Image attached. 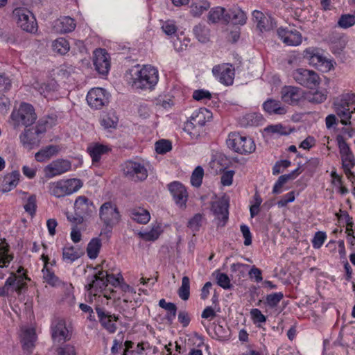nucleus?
<instances>
[{"mask_svg": "<svg viewBox=\"0 0 355 355\" xmlns=\"http://www.w3.org/2000/svg\"><path fill=\"white\" fill-rule=\"evenodd\" d=\"M265 131L272 135H287L289 134V131L282 124L268 125L265 128Z\"/></svg>", "mask_w": 355, "mask_h": 355, "instance_id": "603ef678", "label": "nucleus"}, {"mask_svg": "<svg viewBox=\"0 0 355 355\" xmlns=\"http://www.w3.org/2000/svg\"><path fill=\"white\" fill-rule=\"evenodd\" d=\"M24 208L31 216H33L36 211V197L33 195L31 196L24 205Z\"/></svg>", "mask_w": 355, "mask_h": 355, "instance_id": "052dcab7", "label": "nucleus"}, {"mask_svg": "<svg viewBox=\"0 0 355 355\" xmlns=\"http://www.w3.org/2000/svg\"><path fill=\"white\" fill-rule=\"evenodd\" d=\"M52 46L55 52H57L61 55L66 54L70 49L69 42L63 37H60L55 40L53 42Z\"/></svg>", "mask_w": 355, "mask_h": 355, "instance_id": "c03bdc74", "label": "nucleus"}, {"mask_svg": "<svg viewBox=\"0 0 355 355\" xmlns=\"http://www.w3.org/2000/svg\"><path fill=\"white\" fill-rule=\"evenodd\" d=\"M11 118L15 121V127L21 125L27 128L35 123L37 115L31 104L22 103L17 111L12 112Z\"/></svg>", "mask_w": 355, "mask_h": 355, "instance_id": "20e7f679", "label": "nucleus"}, {"mask_svg": "<svg viewBox=\"0 0 355 355\" xmlns=\"http://www.w3.org/2000/svg\"><path fill=\"white\" fill-rule=\"evenodd\" d=\"M204 170L200 166H198L193 171L191 177V183L195 187H199L202 181Z\"/></svg>", "mask_w": 355, "mask_h": 355, "instance_id": "3c124183", "label": "nucleus"}, {"mask_svg": "<svg viewBox=\"0 0 355 355\" xmlns=\"http://www.w3.org/2000/svg\"><path fill=\"white\" fill-rule=\"evenodd\" d=\"M89 105L94 109H101L108 103V94L103 88H93L87 95Z\"/></svg>", "mask_w": 355, "mask_h": 355, "instance_id": "4468645a", "label": "nucleus"}, {"mask_svg": "<svg viewBox=\"0 0 355 355\" xmlns=\"http://www.w3.org/2000/svg\"><path fill=\"white\" fill-rule=\"evenodd\" d=\"M71 164L67 159H58L53 161L44 168L46 177L53 178L69 171Z\"/></svg>", "mask_w": 355, "mask_h": 355, "instance_id": "f3484780", "label": "nucleus"}, {"mask_svg": "<svg viewBox=\"0 0 355 355\" xmlns=\"http://www.w3.org/2000/svg\"><path fill=\"white\" fill-rule=\"evenodd\" d=\"M335 112L340 119L342 124H351L352 114L355 112V94H343L334 101Z\"/></svg>", "mask_w": 355, "mask_h": 355, "instance_id": "f03ea898", "label": "nucleus"}, {"mask_svg": "<svg viewBox=\"0 0 355 355\" xmlns=\"http://www.w3.org/2000/svg\"><path fill=\"white\" fill-rule=\"evenodd\" d=\"M45 132L46 128L43 125H37L32 128L26 129L20 135L21 142L28 150L38 147Z\"/></svg>", "mask_w": 355, "mask_h": 355, "instance_id": "423d86ee", "label": "nucleus"}, {"mask_svg": "<svg viewBox=\"0 0 355 355\" xmlns=\"http://www.w3.org/2000/svg\"><path fill=\"white\" fill-rule=\"evenodd\" d=\"M49 192L51 195L57 198L67 196L62 180L50 183Z\"/></svg>", "mask_w": 355, "mask_h": 355, "instance_id": "37998d69", "label": "nucleus"}, {"mask_svg": "<svg viewBox=\"0 0 355 355\" xmlns=\"http://www.w3.org/2000/svg\"><path fill=\"white\" fill-rule=\"evenodd\" d=\"M312 103H321L327 98V92L321 87L318 75L312 71Z\"/></svg>", "mask_w": 355, "mask_h": 355, "instance_id": "412c9836", "label": "nucleus"}, {"mask_svg": "<svg viewBox=\"0 0 355 355\" xmlns=\"http://www.w3.org/2000/svg\"><path fill=\"white\" fill-rule=\"evenodd\" d=\"M58 85L55 80H51L47 83H43L37 88L41 95L47 99H53V93L58 90Z\"/></svg>", "mask_w": 355, "mask_h": 355, "instance_id": "473e14b6", "label": "nucleus"}, {"mask_svg": "<svg viewBox=\"0 0 355 355\" xmlns=\"http://www.w3.org/2000/svg\"><path fill=\"white\" fill-rule=\"evenodd\" d=\"M171 148V143L168 140L162 139L155 143V150L158 154H165Z\"/></svg>", "mask_w": 355, "mask_h": 355, "instance_id": "5fc2aeb1", "label": "nucleus"}, {"mask_svg": "<svg viewBox=\"0 0 355 355\" xmlns=\"http://www.w3.org/2000/svg\"><path fill=\"white\" fill-rule=\"evenodd\" d=\"M21 343L24 349H29L34 345L36 340V334L33 328L24 327L21 329Z\"/></svg>", "mask_w": 355, "mask_h": 355, "instance_id": "cd10ccee", "label": "nucleus"}, {"mask_svg": "<svg viewBox=\"0 0 355 355\" xmlns=\"http://www.w3.org/2000/svg\"><path fill=\"white\" fill-rule=\"evenodd\" d=\"M261 116L255 113H250L244 115L240 119V123L242 126L257 125Z\"/></svg>", "mask_w": 355, "mask_h": 355, "instance_id": "09e8293b", "label": "nucleus"}, {"mask_svg": "<svg viewBox=\"0 0 355 355\" xmlns=\"http://www.w3.org/2000/svg\"><path fill=\"white\" fill-rule=\"evenodd\" d=\"M202 220V215L200 214H196L189 220L188 227L193 231H198L201 226Z\"/></svg>", "mask_w": 355, "mask_h": 355, "instance_id": "bf43d9fd", "label": "nucleus"}, {"mask_svg": "<svg viewBox=\"0 0 355 355\" xmlns=\"http://www.w3.org/2000/svg\"><path fill=\"white\" fill-rule=\"evenodd\" d=\"M234 171L232 170L225 171L220 178L221 184L223 186H230L232 184Z\"/></svg>", "mask_w": 355, "mask_h": 355, "instance_id": "e2e57ef3", "label": "nucleus"}, {"mask_svg": "<svg viewBox=\"0 0 355 355\" xmlns=\"http://www.w3.org/2000/svg\"><path fill=\"white\" fill-rule=\"evenodd\" d=\"M241 231L245 239L244 245H250L252 243V235L249 227L245 225H241Z\"/></svg>", "mask_w": 355, "mask_h": 355, "instance_id": "774afa93", "label": "nucleus"}, {"mask_svg": "<svg viewBox=\"0 0 355 355\" xmlns=\"http://www.w3.org/2000/svg\"><path fill=\"white\" fill-rule=\"evenodd\" d=\"M338 26L343 29H347L355 24V15L351 14H344L340 16L338 21Z\"/></svg>", "mask_w": 355, "mask_h": 355, "instance_id": "8fccbe9b", "label": "nucleus"}, {"mask_svg": "<svg viewBox=\"0 0 355 355\" xmlns=\"http://www.w3.org/2000/svg\"><path fill=\"white\" fill-rule=\"evenodd\" d=\"M227 10L223 7H215L210 10L208 14V20L209 22L215 24L220 21L225 23V17Z\"/></svg>", "mask_w": 355, "mask_h": 355, "instance_id": "ea45409f", "label": "nucleus"}, {"mask_svg": "<svg viewBox=\"0 0 355 355\" xmlns=\"http://www.w3.org/2000/svg\"><path fill=\"white\" fill-rule=\"evenodd\" d=\"M263 107L266 112L270 114L282 115L286 113V110L281 106V103L279 101L271 98L268 99L263 103Z\"/></svg>", "mask_w": 355, "mask_h": 355, "instance_id": "7c9ffc66", "label": "nucleus"}, {"mask_svg": "<svg viewBox=\"0 0 355 355\" xmlns=\"http://www.w3.org/2000/svg\"><path fill=\"white\" fill-rule=\"evenodd\" d=\"M76 28V23L73 19L70 17H61L54 21L53 24V30L58 33H66L73 31Z\"/></svg>", "mask_w": 355, "mask_h": 355, "instance_id": "b1692460", "label": "nucleus"}, {"mask_svg": "<svg viewBox=\"0 0 355 355\" xmlns=\"http://www.w3.org/2000/svg\"><path fill=\"white\" fill-rule=\"evenodd\" d=\"M106 271L99 270L94 274L91 277H87L88 284L85 286L86 290L92 293L94 291H101L107 286V279L105 277Z\"/></svg>", "mask_w": 355, "mask_h": 355, "instance_id": "6ab92c4d", "label": "nucleus"}, {"mask_svg": "<svg viewBox=\"0 0 355 355\" xmlns=\"http://www.w3.org/2000/svg\"><path fill=\"white\" fill-rule=\"evenodd\" d=\"M245 13L239 8H232L227 10L225 23L232 22L234 24L243 25L246 22Z\"/></svg>", "mask_w": 355, "mask_h": 355, "instance_id": "393cba45", "label": "nucleus"}, {"mask_svg": "<svg viewBox=\"0 0 355 355\" xmlns=\"http://www.w3.org/2000/svg\"><path fill=\"white\" fill-rule=\"evenodd\" d=\"M168 189L177 206L185 208L188 200V193L185 187L180 182L174 181L168 184Z\"/></svg>", "mask_w": 355, "mask_h": 355, "instance_id": "2eb2a0df", "label": "nucleus"}, {"mask_svg": "<svg viewBox=\"0 0 355 355\" xmlns=\"http://www.w3.org/2000/svg\"><path fill=\"white\" fill-rule=\"evenodd\" d=\"M62 180L67 195L76 192L83 186V183L79 179L73 178Z\"/></svg>", "mask_w": 355, "mask_h": 355, "instance_id": "a18cd8bd", "label": "nucleus"}, {"mask_svg": "<svg viewBox=\"0 0 355 355\" xmlns=\"http://www.w3.org/2000/svg\"><path fill=\"white\" fill-rule=\"evenodd\" d=\"M336 139L341 155L343 168L345 174L350 178V176H353L351 169L355 166L354 157L343 136H337Z\"/></svg>", "mask_w": 355, "mask_h": 355, "instance_id": "6e6552de", "label": "nucleus"}, {"mask_svg": "<svg viewBox=\"0 0 355 355\" xmlns=\"http://www.w3.org/2000/svg\"><path fill=\"white\" fill-rule=\"evenodd\" d=\"M162 29L166 35L171 36L176 33L178 27L173 21L168 20L164 22Z\"/></svg>", "mask_w": 355, "mask_h": 355, "instance_id": "13d9d810", "label": "nucleus"}, {"mask_svg": "<svg viewBox=\"0 0 355 355\" xmlns=\"http://www.w3.org/2000/svg\"><path fill=\"white\" fill-rule=\"evenodd\" d=\"M126 78L128 83L136 89H152L158 82L159 75L157 69L152 66L145 65L139 69L137 65L128 70Z\"/></svg>", "mask_w": 355, "mask_h": 355, "instance_id": "f257e3e1", "label": "nucleus"}, {"mask_svg": "<svg viewBox=\"0 0 355 355\" xmlns=\"http://www.w3.org/2000/svg\"><path fill=\"white\" fill-rule=\"evenodd\" d=\"M159 306L167 311L165 318L168 323L172 324L177 313L176 305L173 302H166L164 299H161L159 301Z\"/></svg>", "mask_w": 355, "mask_h": 355, "instance_id": "f704fd0d", "label": "nucleus"}, {"mask_svg": "<svg viewBox=\"0 0 355 355\" xmlns=\"http://www.w3.org/2000/svg\"><path fill=\"white\" fill-rule=\"evenodd\" d=\"M58 355H76L74 346L65 345L58 349Z\"/></svg>", "mask_w": 355, "mask_h": 355, "instance_id": "69168bd1", "label": "nucleus"}, {"mask_svg": "<svg viewBox=\"0 0 355 355\" xmlns=\"http://www.w3.org/2000/svg\"><path fill=\"white\" fill-rule=\"evenodd\" d=\"M312 64L322 72H328L334 69L336 62L319 51H312Z\"/></svg>", "mask_w": 355, "mask_h": 355, "instance_id": "aec40b11", "label": "nucleus"}, {"mask_svg": "<svg viewBox=\"0 0 355 355\" xmlns=\"http://www.w3.org/2000/svg\"><path fill=\"white\" fill-rule=\"evenodd\" d=\"M251 317L254 323H263L266 321V318L262 314L261 311L258 309H253L250 311Z\"/></svg>", "mask_w": 355, "mask_h": 355, "instance_id": "0e129e2a", "label": "nucleus"}, {"mask_svg": "<svg viewBox=\"0 0 355 355\" xmlns=\"http://www.w3.org/2000/svg\"><path fill=\"white\" fill-rule=\"evenodd\" d=\"M193 98L196 101H202L204 99H211V93L205 89H196L193 92Z\"/></svg>", "mask_w": 355, "mask_h": 355, "instance_id": "680f3d73", "label": "nucleus"}, {"mask_svg": "<svg viewBox=\"0 0 355 355\" xmlns=\"http://www.w3.org/2000/svg\"><path fill=\"white\" fill-rule=\"evenodd\" d=\"M12 16L18 26L28 33L37 31L36 19L32 12L25 8H17L12 12Z\"/></svg>", "mask_w": 355, "mask_h": 355, "instance_id": "39448f33", "label": "nucleus"}, {"mask_svg": "<svg viewBox=\"0 0 355 355\" xmlns=\"http://www.w3.org/2000/svg\"><path fill=\"white\" fill-rule=\"evenodd\" d=\"M130 216L132 220L141 224H146L150 219V213L146 209L141 207L131 209Z\"/></svg>", "mask_w": 355, "mask_h": 355, "instance_id": "72a5a7b5", "label": "nucleus"}, {"mask_svg": "<svg viewBox=\"0 0 355 355\" xmlns=\"http://www.w3.org/2000/svg\"><path fill=\"white\" fill-rule=\"evenodd\" d=\"M205 124V116L202 112L198 113L192 116L191 119L185 123L184 130L192 137H197L199 135V130Z\"/></svg>", "mask_w": 355, "mask_h": 355, "instance_id": "4be33fe9", "label": "nucleus"}, {"mask_svg": "<svg viewBox=\"0 0 355 355\" xmlns=\"http://www.w3.org/2000/svg\"><path fill=\"white\" fill-rule=\"evenodd\" d=\"M93 64L99 74L105 76L108 73L110 69V57L105 49H97L94 51Z\"/></svg>", "mask_w": 355, "mask_h": 355, "instance_id": "9d476101", "label": "nucleus"}, {"mask_svg": "<svg viewBox=\"0 0 355 355\" xmlns=\"http://www.w3.org/2000/svg\"><path fill=\"white\" fill-rule=\"evenodd\" d=\"M284 295L282 292L274 293L267 295L266 301L267 304L270 307L276 306L279 302L283 299Z\"/></svg>", "mask_w": 355, "mask_h": 355, "instance_id": "6e6d98bb", "label": "nucleus"}, {"mask_svg": "<svg viewBox=\"0 0 355 355\" xmlns=\"http://www.w3.org/2000/svg\"><path fill=\"white\" fill-rule=\"evenodd\" d=\"M60 150V148L55 145H49L42 148L35 153V157L37 162H42L49 159L53 155H55Z\"/></svg>", "mask_w": 355, "mask_h": 355, "instance_id": "c756f323", "label": "nucleus"}, {"mask_svg": "<svg viewBox=\"0 0 355 355\" xmlns=\"http://www.w3.org/2000/svg\"><path fill=\"white\" fill-rule=\"evenodd\" d=\"M118 117L114 112L105 113L101 115L100 123L105 129L116 128Z\"/></svg>", "mask_w": 355, "mask_h": 355, "instance_id": "58836bf2", "label": "nucleus"}, {"mask_svg": "<svg viewBox=\"0 0 355 355\" xmlns=\"http://www.w3.org/2000/svg\"><path fill=\"white\" fill-rule=\"evenodd\" d=\"M80 257V253L73 246L65 247L62 250V258L64 261L72 263Z\"/></svg>", "mask_w": 355, "mask_h": 355, "instance_id": "de8ad7c7", "label": "nucleus"}, {"mask_svg": "<svg viewBox=\"0 0 355 355\" xmlns=\"http://www.w3.org/2000/svg\"><path fill=\"white\" fill-rule=\"evenodd\" d=\"M226 144L230 149L241 155L250 154L256 149L255 144L250 137L242 136L236 132L229 135Z\"/></svg>", "mask_w": 355, "mask_h": 355, "instance_id": "7ed1b4c3", "label": "nucleus"}, {"mask_svg": "<svg viewBox=\"0 0 355 355\" xmlns=\"http://www.w3.org/2000/svg\"><path fill=\"white\" fill-rule=\"evenodd\" d=\"M248 275L251 279H254L255 282H261L263 280L261 270L253 266L248 272Z\"/></svg>", "mask_w": 355, "mask_h": 355, "instance_id": "338daca9", "label": "nucleus"}, {"mask_svg": "<svg viewBox=\"0 0 355 355\" xmlns=\"http://www.w3.org/2000/svg\"><path fill=\"white\" fill-rule=\"evenodd\" d=\"M162 230L159 225H154L150 231L140 232L139 236L146 241H154L157 240L161 234Z\"/></svg>", "mask_w": 355, "mask_h": 355, "instance_id": "79ce46f5", "label": "nucleus"}, {"mask_svg": "<svg viewBox=\"0 0 355 355\" xmlns=\"http://www.w3.org/2000/svg\"><path fill=\"white\" fill-rule=\"evenodd\" d=\"M209 8L210 3L207 0H198L191 4L190 13L193 17H198Z\"/></svg>", "mask_w": 355, "mask_h": 355, "instance_id": "e433bc0d", "label": "nucleus"}, {"mask_svg": "<svg viewBox=\"0 0 355 355\" xmlns=\"http://www.w3.org/2000/svg\"><path fill=\"white\" fill-rule=\"evenodd\" d=\"M304 92L295 86H284L281 89L282 100L289 105H297L304 98Z\"/></svg>", "mask_w": 355, "mask_h": 355, "instance_id": "a211bd4d", "label": "nucleus"}, {"mask_svg": "<svg viewBox=\"0 0 355 355\" xmlns=\"http://www.w3.org/2000/svg\"><path fill=\"white\" fill-rule=\"evenodd\" d=\"M93 203L90 202L85 196H79L74 202L75 211L85 217L89 215L92 211Z\"/></svg>", "mask_w": 355, "mask_h": 355, "instance_id": "a878e982", "label": "nucleus"}, {"mask_svg": "<svg viewBox=\"0 0 355 355\" xmlns=\"http://www.w3.org/2000/svg\"><path fill=\"white\" fill-rule=\"evenodd\" d=\"M51 337L54 342L64 343L70 340L71 334L66 327L65 320L62 318L55 319L51 324Z\"/></svg>", "mask_w": 355, "mask_h": 355, "instance_id": "ddd939ff", "label": "nucleus"}, {"mask_svg": "<svg viewBox=\"0 0 355 355\" xmlns=\"http://www.w3.org/2000/svg\"><path fill=\"white\" fill-rule=\"evenodd\" d=\"M327 238V234L322 231H318L315 233L312 239L313 247L315 249H319L323 245Z\"/></svg>", "mask_w": 355, "mask_h": 355, "instance_id": "864d4df0", "label": "nucleus"}, {"mask_svg": "<svg viewBox=\"0 0 355 355\" xmlns=\"http://www.w3.org/2000/svg\"><path fill=\"white\" fill-rule=\"evenodd\" d=\"M96 311L99 318L101 325L110 334H113L116 330V325L112 322L117 321L119 317L115 315H111L105 313L102 308L96 307Z\"/></svg>", "mask_w": 355, "mask_h": 355, "instance_id": "5701e85b", "label": "nucleus"}, {"mask_svg": "<svg viewBox=\"0 0 355 355\" xmlns=\"http://www.w3.org/2000/svg\"><path fill=\"white\" fill-rule=\"evenodd\" d=\"M179 297L182 300H187L190 296V280L187 276H184L182 279V285L178 291Z\"/></svg>", "mask_w": 355, "mask_h": 355, "instance_id": "49530a36", "label": "nucleus"}, {"mask_svg": "<svg viewBox=\"0 0 355 355\" xmlns=\"http://www.w3.org/2000/svg\"><path fill=\"white\" fill-rule=\"evenodd\" d=\"M214 76L219 79L220 83L229 86L232 85L234 79V68L232 64L225 63L214 66L212 69Z\"/></svg>", "mask_w": 355, "mask_h": 355, "instance_id": "f8f14e48", "label": "nucleus"}, {"mask_svg": "<svg viewBox=\"0 0 355 355\" xmlns=\"http://www.w3.org/2000/svg\"><path fill=\"white\" fill-rule=\"evenodd\" d=\"M43 260L44 261V267L42 269L43 278L45 282L51 286H56L59 282V279L55 275L54 272L50 270L47 267L49 258L44 255H42Z\"/></svg>", "mask_w": 355, "mask_h": 355, "instance_id": "4c0bfd02", "label": "nucleus"}, {"mask_svg": "<svg viewBox=\"0 0 355 355\" xmlns=\"http://www.w3.org/2000/svg\"><path fill=\"white\" fill-rule=\"evenodd\" d=\"M277 35L287 46H298L302 41L301 33L293 28H279Z\"/></svg>", "mask_w": 355, "mask_h": 355, "instance_id": "dca6fc26", "label": "nucleus"}, {"mask_svg": "<svg viewBox=\"0 0 355 355\" xmlns=\"http://www.w3.org/2000/svg\"><path fill=\"white\" fill-rule=\"evenodd\" d=\"M217 284L224 289H230L232 287L229 277L225 273H218L216 275Z\"/></svg>", "mask_w": 355, "mask_h": 355, "instance_id": "4d7b16f0", "label": "nucleus"}, {"mask_svg": "<svg viewBox=\"0 0 355 355\" xmlns=\"http://www.w3.org/2000/svg\"><path fill=\"white\" fill-rule=\"evenodd\" d=\"M101 245V241L98 238H94L89 241L87 247V253L91 259L98 257Z\"/></svg>", "mask_w": 355, "mask_h": 355, "instance_id": "a19ab883", "label": "nucleus"}, {"mask_svg": "<svg viewBox=\"0 0 355 355\" xmlns=\"http://www.w3.org/2000/svg\"><path fill=\"white\" fill-rule=\"evenodd\" d=\"M193 33L196 39L201 43H207L209 41L210 30L204 24H198L193 28Z\"/></svg>", "mask_w": 355, "mask_h": 355, "instance_id": "2f4dec72", "label": "nucleus"}, {"mask_svg": "<svg viewBox=\"0 0 355 355\" xmlns=\"http://www.w3.org/2000/svg\"><path fill=\"white\" fill-rule=\"evenodd\" d=\"M109 150L107 146L96 144L87 148V151L90 155L93 162H98L101 155L106 153Z\"/></svg>", "mask_w": 355, "mask_h": 355, "instance_id": "c9c22d12", "label": "nucleus"}, {"mask_svg": "<svg viewBox=\"0 0 355 355\" xmlns=\"http://www.w3.org/2000/svg\"><path fill=\"white\" fill-rule=\"evenodd\" d=\"M119 212L115 205L110 202L103 204L100 208V218L107 227L117 223L119 220Z\"/></svg>", "mask_w": 355, "mask_h": 355, "instance_id": "9b49d317", "label": "nucleus"}, {"mask_svg": "<svg viewBox=\"0 0 355 355\" xmlns=\"http://www.w3.org/2000/svg\"><path fill=\"white\" fill-rule=\"evenodd\" d=\"M19 172L14 171L6 175L1 182V189L3 192H8L15 188L19 180Z\"/></svg>", "mask_w": 355, "mask_h": 355, "instance_id": "bb28decb", "label": "nucleus"}, {"mask_svg": "<svg viewBox=\"0 0 355 355\" xmlns=\"http://www.w3.org/2000/svg\"><path fill=\"white\" fill-rule=\"evenodd\" d=\"M124 175L134 182L145 180L148 177L146 167L137 162L127 161L122 165Z\"/></svg>", "mask_w": 355, "mask_h": 355, "instance_id": "0eeeda50", "label": "nucleus"}, {"mask_svg": "<svg viewBox=\"0 0 355 355\" xmlns=\"http://www.w3.org/2000/svg\"><path fill=\"white\" fill-rule=\"evenodd\" d=\"M229 198L223 196L220 198L211 202V210L214 215L218 220V226H225L228 220L229 216Z\"/></svg>", "mask_w": 355, "mask_h": 355, "instance_id": "1a4fd4ad", "label": "nucleus"}, {"mask_svg": "<svg viewBox=\"0 0 355 355\" xmlns=\"http://www.w3.org/2000/svg\"><path fill=\"white\" fill-rule=\"evenodd\" d=\"M293 77L300 85L309 87L311 85V70L299 68L293 72Z\"/></svg>", "mask_w": 355, "mask_h": 355, "instance_id": "c85d7f7f", "label": "nucleus"}]
</instances>
